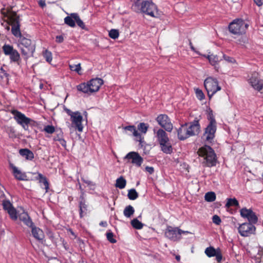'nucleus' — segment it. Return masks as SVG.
Returning <instances> with one entry per match:
<instances>
[{
	"mask_svg": "<svg viewBox=\"0 0 263 263\" xmlns=\"http://www.w3.org/2000/svg\"><path fill=\"white\" fill-rule=\"evenodd\" d=\"M197 153L199 156L203 158L202 164L203 166L212 167L216 165L217 158L214 149L208 145L200 147Z\"/></svg>",
	"mask_w": 263,
	"mask_h": 263,
	"instance_id": "1",
	"label": "nucleus"
},
{
	"mask_svg": "<svg viewBox=\"0 0 263 263\" xmlns=\"http://www.w3.org/2000/svg\"><path fill=\"white\" fill-rule=\"evenodd\" d=\"M134 3L132 8L135 11L141 12L153 17L157 16V8L152 2H142V0H134Z\"/></svg>",
	"mask_w": 263,
	"mask_h": 263,
	"instance_id": "2",
	"label": "nucleus"
},
{
	"mask_svg": "<svg viewBox=\"0 0 263 263\" xmlns=\"http://www.w3.org/2000/svg\"><path fill=\"white\" fill-rule=\"evenodd\" d=\"M13 115V118L17 123L21 125L25 130H29V126H34L36 125V122L33 119L27 117L25 114L21 111L13 109L11 111Z\"/></svg>",
	"mask_w": 263,
	"mask_h": 263,
	"instance_id": "3",
	"label": "nucleus"
},
{
	"mask_svg": "<svg viewBox=\"0 0 263 263\" xmlns=\"http://www.w3.org/2000/svg\"><path fill=\"white\" fill-rule=\"evenodd\" d=\"M249 24L241 18L234 20L229 25L230 32L235 35H242L246 32Z\"/></svg>",
	"mask_w": 263,
	"mask_h": 263,
	"instance_id": "4",
	"label": "nucleus"
},
{
	"mask_svg": "<svg viewBox=\"0 0 263 263\" xmlns=\"http://www.w3.org/2000/svg\"><path fill=\"white\" fill-rule=\"evenodd\" d=\"M204 86L210 99L215 93L221 90V87L218 85L217 79L211 77L204 80Z\"/></svg>",
	"mask_w": 263,
	"mask_h": 263,
	"instance_id": "5",
	"label": "nucleus"
},
{
	"mask_svg": "<svg viewBox=\"0 0 263 263\" xmlns=\"http://www.w3.org/2000/svg\"><path fill=\"white\" fill-rule=\"evenodd\" d=\"M189 231L181 230L178 228L168 227L165 230V236L172 241H177L181 238L182 234L189 233Z\"/></svg>",
	"mask_w": 263,
	"mask_h": 263,
	"instance_id": "6",
	"label": "nucleus"
},
{
	"mask_svg": "<svg viewBox=\"0 0 263 263\" xmlns=\"http://www.w3.org/2000/svg\"><path fill=\"white\" fill-rule=\"evenodd\" d=\"M217 130V124H208L204 128L202 138L205 142L212 143L215 137Z\"/></svg>",
	"mask_w": 263,
	"mask_h": 263,
	"instance_id": "7",
	"label": "nucleus"
},
{
	"mask_svg": "<svg viewBox=\"0 0 263 263\" xmlns=\"http://www.w3.org/2000/svg\"><path fill=\"white\" fill-rule=\"evenodd\" d=\"M238 230L241 236L248 237L255 233L256 228L250 223L244 222L239 226Z\"/></svg>",
	"mask_w": 263,
	"mask_h": 263,
	"instance_id": "8",
	"label": "nucleus"
},
{
	"mask_svg": "<svg viewBox=\"0 0 263 263\" xmlns=\"http://www.w3.org/2000/svg\"><path fill=\"white\" fill-rule=\"evenodd\" d=\"M83 119V116L79 111H74V114L71 115L70 117L73 126L80 132H82L83 129V126L82 123Z\"/></svg>",
	"mask_w": 263,
	"mask_h": 263,
	"instance_id": "9",
	"label": "nucleus"
},
{
	"mask_svg": "<svg viewBox=\"0 0 263 263\" xmlns=\"http://www.w3.org/2000/svg\"><path fill=\"white\" fill-rule=\"evenodd\" d=\"M124 159L131 160V163L135 164L137 167H140L143 161V158L138 152H130L127 153L124 157Z\"/></svg>",
	"mask_w": 263,
	"mask_h": 263,
	"instance_id": "10",
	"label": "nucleus"
},
{
	"mask_svg": "<svg viewBox=\"0 0 263 263\" xmlns=\"http://www.w3.org/2000/svg\"><path fill=\"white\" fill-rule=\"evenodd\" d=\"M199 121L200 119L196 117L193 121L188 123L189 126L187 127V132L191 137L197 135L200 133L201 126Z\"/></svg>",
	"mask_w": 263,
	"mask_h": 263,
	"instance_id": "11",
	"label": "nucleus"
},
{
	"mask_svg": "<svg viewBox=\"0 0 263 263\" xmlns=\"http://www.w3.org/2000/svg\"><path fill=\"white\" fill-rule=\"evenodd\" d=\"M257 73H254L249 79V83L255 90L260 91L263 89V80L259 79Z\"/></svg>",
	"mask_w": 263,
	"mask_h": 263,
	"instance_id": "12",
	"label": "nucleus"
},
{
	"mask_svg": "<svg viewBox=\"0 0 263 263\" xmlns=\"http://www.w3.org/2000/svg\"><path fill=\"white\" fill-rule=\"evenodd\" d=\"M123 129L124 131V133L136 137V140L139 141L140 143L143 142V138L142 137L141 134L138 132V130L136 129V127L134 125H127L123 127Z\"/></svg>",
	"mask_w": 263,
	"mask_h": 263,
	"instance_id": "13",
	"label": "nucleus"
},
{
	"mask_svg": "<svg viewBox=\"0 0 263 263\" xmlns=\"http://www.w3.org/2000/svg\"><path fill=\"white\" fill-rule=\"evenodd\" d=\"M153 130L155 138L160 145L161 151L164 153V130L156 126Z\"/></svg>",
	"mask_w": 263,
	"mask_h": 263,
	"instance_id": "14",
	"label": "nucleus"
},
{
	"mask_svg": "<svg viewBox=\"0 0 263 263\" xmlns=\"http://www.w3.org/2000/svg\"><path fill=\"white\" fill-rule=\"evenodd\" d=\"M187 125L188 123H185L184 124L181 125L178 129H176L178 137L179 140H184L191 137L189 133L187 132Z\"/></svg>",
	"mask_w": 263,
	"mask_h": 263,
	"instance_id": "15",
	"label": "nucleus"
},
{
	"mask_svg": "<svg viewBox=\"0 0 263 263\" xmlns=\"http://www.w3.org/2000/svg\"><path fill=\"white\" fill-rule=\"evenodd\" d=\"M88 82L92 93L98 91L101 86L104 83L103 80L99 78H92Z\"/></svg>",
	"mask_w": 263,
	"mask_h": 263,
	"instance_id": "16",
	"label": "nucleus"
},
{
	"mask_svg": "<svg viewBox=\"0 0 263 263\" xmlns=\"http://www.w3.org/2000/svg\"><path fill=\"white\" fill-rule=\"evenodd\" d=\"M35 179L39 180L41 187L45 190L46 193L48 192L49 183L47 178L41 173H37V176L35 177Z\"/></svg>",
	"mask_w": 263,
	"mask_h": 263,
	"instance_id": "17",
	"label": "nucleus"
},
{
	"mask_svg": "<svg viewBox=\"0 0 263 263\" xmlns=\"http://www.w3.org/2000/svg\"><path fill=\"white\" fill-rule=\"evenodd\" d=\"M10 167L13 170V174L14 177L18 180H26L27 176L25 173H22L18 168L12 163H10Z\"/></svg>",
	"mask_w": 263,
	"mask_h": 263,
	"instance_id": "18",
	"label": "nucleus"
},
{
	"mask_svg": "<svg viewBox=\"0 0 263 263\" xmlns=\"http://www.w3.org/2000/svg\"><path fill=\"white\" fill-rule=\"evenodd\" d=\"M31 233L33 237L40 242L42 241L44 238L43 230L35 226L31 228Z\"/></svg>",
	"mask_w": 263,
	"mask_h": 263,
	"instance_id": "19",
	"label": "nucleus"
},
{
	"mask_svg": "<svg viewBox=\"0 0 263 263\" xmlns=\"http://www.w3.org/2000/svg\"><path fill=\"white\" fill-rule=\"evenodd\" d=\"M77 89L78 91H81L84 93L90 95L92 93L91 88L90 87L88 82L81 83L77 86Z\"/></svg>",
	"mask_w": 263,
	"mask_h": 263,
	"instance_id": "20",
	"label": "nucleus"
},
{
	"mask_svg": "<svg viewBox=\"0 0 263 263\" xmlns=\"http://www.w3.org/2000/svg\"><path fill=\"white\" fill-rule=\"evenodd\" d=\"M18 47L20 49H24V48H29L31 49L34 48V45L31 46V41L30 39L25 37L21 38L18 44Z\"/></svg>",
	"mask_w": 263,
	"mask_h": 263,
	"instance_id": "21",
	"label": "nucleus"
},
{
	"mask_svg": "<svg viewBox=\"0 0 263 263\" xmlns=\"http://www.w3.org/2000/svg\"><path fill=\"white\" fill-rule=\"evenodd\" d=\"M19 154L28 160H32L34 157L33 152L26 148L20 149L19 150Z\"/></svg>",
	"mask_w": 263,
	"mask_h": 263,
	"instance_id": "22",
	"label": "nucleus"
},
{
	"mask_svg": "<svg viewBox=\"0 0 263 263\" xmlns=\"http://www.w3.org/2000/svg\"><path fill=\"white\" fill-rule=\"evenodd\" d=\"M5 55H9L11 62H17L20 59L17 50H3Z\"/></svg>",
	"mask_w": 263,
	"mask_h": 263,
	"instance_id": "23",
	"label": "nucleus"
},
{
	"mask_svg": "<svg viewBox=\"0 0 263 263\" xmlns=\"http://www.w3.org/2000/svg\"><path fill=\"white\" fill-rule=\"evenodd\" d=\"M20 219L25 225L30 228H32L35 226L30 217L27 214H26L24 215L21 216Z\"/></svg>",
	"mask_w": 263,
	"mask_h": 263,
	"instance_id": "24",
	"label": "nucleus"
},
{
	"mask_svg": "<svg viewBox=\"0 0 263 263\" xmlns=\"http://www.w3.org/2000/svg\"><path fill=\"white\" fill-rule=\"evenodd\" d=\"M126 184V179L122 176H121L117 179L115 186L120 189H123L125 187Z\"/></svg>",
	"mask_w": 263,
	"mask_h": 263,
	"instance_id": "25",
	"label": "nucleus"
},
{
	"mask_svg": "<svg viewBox=\"0 0 263 263\" xmlns=\"http://www.w3.org/2000/svg\"><path fill=\"white\" fill-rule=\"evenodd\" d=\"M231 206L239 207V203L236 198H227L225 207L229 208Z\"/></svg>",
	"mask_w": 263,
	"mask_h": 263,
	"instance_id": "26",
	"label": "nucleus"
},
{
	"mask_svg": "<svg viewBox=\"0 0 263 263\" xmlns=\"http://www.w3.org/2000/svg\"><path fill=\"white\" fill-rule=\"evenodd\" d=\"M81 200L79 201V214L80 217H83V213L87 210V205L85 203V200L83 197L81 196Z\"/></svg>",
	"mask_w": 263,
	"mask_h": 263,
	"instance_id": "27",
	"label": "nucleus"
},
{
	"mask_svg": "<svg viewBox=\"0 0 263 263\" xmlns=\"http://www.w3.org/2000/svg\"><path fill=\"white\" fill-rule=\"evenodd\" d=\"M135 209L133 206L128 205L126 206L124 211L123 214L127 218H130L134 213Z\"/></svg>",
	"mask_w": 263,
	"mask_h": 263,
	"instance_id": "28",
	"label": "nucleus"
},
{
	"mask_svg": "<svg viewBox=\"0 0 263 263\" xmlns=\"http://www.w3.org/2000/svg\"><path fill=\"white\" fill-rule=\"evenodd\" d=\"M9 74L7 72V67L5 65L0 68V78L2 79H6V81L9 80Z\"/></svg>",
	"mask_w": 263,
	"mask_h": 263,
	"instance_id": "29",
	"label": "nucleus"
},
{
	"mask_svg": "<svg viewBox=\"0 0 263 263\" xmlns=\"http://www.w3.org/2000/svg\"><path fill=\"white\" fill-rule=\"evenodd\" d=\"M132 226L137 230H140L142 229L144 224L141 221H140L137 218H134L130 221Z\"/></svg>",
	"mask_w": 263,
	"mask_h": 263,
	"instance_id": "30",
	"label": "nucleus"
},
{
	"mask_svg": "<svg viewBox=\"0 0 263 263\" xmlns=\"http://www.w3.org/2000/svg\"><path fill=\"white\" fill-rule=\"evenodd\" d=\"M217 251L218 249H215L213 247L210 246L205 249L204 252L209 257H212L215 256Z\"/></svg>",
	"mask_w": 263,
	"mask_h": 263,
	"instance_id": "31",
	"label": "nucleus"
},
{
	"mask_svg": "<svg viewBox=\"0 0 263 263\" xmlns=\"http://www.w3.org/2000/svg\"><path fill=\"white\" fill-rule=\"evenodd\" d=\"M247 219L249 221L248 223H250L254 226L257 223L258 221V217L253 211L251 212V213L250 214L248 217H247Z\"/></svg>",
	"mask_w": 263,
	"mask_h": 263,
	"instance_id": "32",
	"label": "nucleus"
},
{
	"mask_svg": "<svg viewBox=\"0 0 263 263\" xmlns=\"http://www.w3.org/2000/svg\"><path fill=\"white\" fill-rule=\"evenodd\" d=\"M127 197L130 200H134L138 197V193L135 189L133 188L128 190Z\"/></svg>",
	"mask_w": 263,
	"mask_h": 263,
	"instance_id": "33",
	"label": "nucleus"
},
{
	"mask_svg": "<svg viewBox=\"0 0 263 263\" xmlns=\"http://www.w3.org/2000/svg\"><path fill=\"white\" fill-rule=\"evenodd\" d=\"M72 15L73 13H71L70 16H66L64 18V22L68 26L71 27H74L76 26V21L74 20L73 17H72Z\"/></svg>",
	"mask_w": 263,
	"mask_h": 263,
	"instance_id": "34",
	"label": "nucleus"
},
{
	"mask_svg": "<svg viewBox=\"0 0 263 263\" xmlns=\"http://www.w3.org/2000/svg\"><path fill=\"white\" fill-rule=\"evenodd\" d=\"M208 60H209L210 63L212 65H215L220 60H221V59L217 55H214V54L208 55Z\"/></svg>",
	"mask_w": 263,
	"mask_h": 263,
	"instance_id": "35",
	"label": "nucleus"
},
{
	"mask_svg": "<svg viewBox=\"0 0 263 263\" xmlns=\"http://www.w3.org/2000/svg\"><path fill=\"white\" fill-rule=\"evenodd\" d=\"M204 198L208 202H213L216 199V194L213 192H209L205 194Z\"/></svg>",
	"mask_w": 263,
	"mask_h": 263,
	"instance_id": "36",
	"label": "nucleus"
},
{
	"mask_svg": "<svg viewBox=\"0 0 263 263\" xmlns=\"http://www.w3.org/2000/svg\"><path fill=\"white\" fill-rule=\"evenodd\" d=\"M74 20L77 23V25L81 27L82 29L85 28V25L83 21L80 19L79 15L76 13H73L72 15Z\"/></svg>",
	"mask_w": 263,
	"mask_h": 263,
	"instance_id": "37",
	"label": "nucleus"
},
{
	"mask_svg": "<svg viewBox=\"0 0 263 263\" xmlns=\"http://www.w3.org/2000/svg\"><path fill=\"white\" fill-rule=\"evenodd\" d=\"M11 31L12 34L16 37H20L21 36V32L20 30V27L18 23L16 22V25H14L12 27Z\"/></svg>",
	"mask_w": 263,
	"mask_h": 263,
	"instance_id": "38",
	"label": "nucleus"
},
{
	"mask_svg": "<svg viewBox=\"0 0 263 263\" xmlns=\"http://www.w3.org/2000/svg\"><path fill=\"white\" fill-rule=\"evenodd\" d=\"M207 119L209 122L208 124H217L213 111L210 108L208 111Z\"/></svg>",
	"mask_w": 263,
	"mask_h": 263,
	"instance_id": "39",
	"label": "nucleus"
},
{
	"mask_svg": "<svg viewBox=\"0 0 263 263\" xmlns=\"http://www.w3.org/2000/svg\"><path fill=\"white\" fill-rule=\"evenodd\" d=\"M252 211L251 209H248L246 208H243L240 210V214L242 217L247 218Z\"/></svg>",
	"mask_w": 263,
	"mask_h": 263,
	"instance_id": "40",
	"label": "nucleus"
},
{
	"mask_svg": "<svg viewBox=\"0 0 263 263\" xmlns=\"http://www.w3.org/2000/svg\"><path fill=\"white\" fill-rule=\"evenodd\" d=\"M106 235L107 240L110 243H115L117 242L116 239L114 238V234L110 230L107 231Z\"/></svg>",
	"mask_w": 263,
	"mask_h": 263,
	"instance_id": "41",
	"label": "nucleus"
},
{
	"mask_svg": "<svg viewBox=\"0 0 263 263\" xmlns=\"http://www.w3.org/2000/svg\"><path fill=\"white\" fill-rule=\"evenodd\" d=\"M43 55L48 63H50L52 61V55L49 50H43Z\"/></svg>",
	"mask_w": 263,
	"mask_h": 263,
	"instance_id": "42",
	"label": "nucleus"
},
{
	"mask_svg": "<svg viewBox=\"0 0 263 263\" xmlns=\"http://www.w3.org/2000/svg\"><path fill=\"white\" fill-rule=\"evenodd\" d=\"M148 128V125L144 122L140 123L138 125V129L144 134H145L147 132Z\"/></svg>",
	"mask_w": 263,
	"mask_h": 263,
	"instance_id": "43",
	"label": "nucleus"
},
{
	"mask_svg": "<svg viewBox=\"0 0 263 263\" xmlns=\"http://www.w3.org/2000/svg\"><path fill=\"white\" fill-rule=\"evenodd\" d=\"M69 68L71 70L76 71L79 74H81L80 71L81 70V64L78 63L76 65L69 64Z\"/></svg>",
	"mask_w": 263,
	"mask_h": 263,
	"instance_id": "44",
	"label": "nucleus"
},
{
	"mask_svg": "<svg viewBox=\"0 0 263 263\" xmlns=\"http://www.w3.org/2000/svg\"><path fill=\"white\" fill-rule=\"evenodd\" d=\"M173 124L171 123L170 119L165 115V131L170 132L173 129Z\"/></svg>",
	"mask_w": 263,
	"mask_h": 263,
	"instance_id": "45",
	"label": "nucleus"
},
{
	"mask_svg": "<svg viewBox=\"0 0 263 263\" xmlns=\"http://www.w3.org/2000/svg\"><path fill=\"white\" fill-rule=\"evenodd\" d=\"M12 219L16 220L17 218L16 210L13 207L7 211Z\"/></svg>",
	"mask_w": 263,
	"mask_h": 263,
	"instance_id": "46",
	"label": "nucleus"
},
{
	"mask_svg": "<svg viewBox=\"0 0 263 263\" xmlns=\"http://www.w3.org/2000/svg\"><path fill=\"white\" fill-rule=\"evenodd\" d=\"M168 141V138L165 135V154H171L173 153V148L171 145H170L167 141Z\"/></svg>",
	"mask_w": 263,
	"mask_h": 263,
	"instance_id": "47",
	"label": "nucleus"
},
{
	"mask_svg": "<svg viewBox=\"0 0 263 263\" xmlns=\"http://www.w3.org/2000/svg\"><path fill=\"white\" fill-rule=\"evenodd\" d=\"M3 209L8 211L9 209L13 208L12 204L10 202L9 200H5L3 202Z\"/></svg>",
	"mask_w": 263,
	"mask_h": 263,
	"instance_id": "48",
	"label": "nucleus"
},
{
	"mask_svg": "<svg viewBox=\"0 0 263 263\" xmlns=\"http://www.w3.org/2000/svg\"><path fill=\"white\" fill-rule=\"evenodd\" d=\"M156 121L158 124L160 125L162 128H164V115L161 114L158 116L156 118Z\"/></svg>",
	"mask_w": 263,
	"mask_h": 263,
	"instance_id": "49",
	"label": "nucleus"
},
{
	"mask_svg": "<svg viewBox=\"0 0 263 263\" xmlns=\"http://www.w3.org/2000/svg\"><path fill=\"white\" fill-rule=\"evenodd\" d=\"M195 93L197 98L200 101L203 100L205 98V96L203 92L201 89L199 88L196 89Z\"/></svg>",
	"mask_w": 263,
	"mask_h": 263,
	"instance_id": "50",
	"label": "nucleus"
},
{
	"mask_svg": "<svg viewBox=\"0 0 263 263\" xmlns=\"http://www.w3.org/2000/svg\"><path fill=\"white\" fill-rule=\"evenodd\" d=\"M44 130L48 134H53L55 131L54 127L52 125H47L44 126Z\"/></svg>",
	"mask_w": 263,
	"mask_h": 263,
	"instance_id": "51",
	"label": "nucleus"
},
{
	"mask_svg": "<svg viewBox=\"0 0 263 263\" xmlns=\"http://www.w3.org/2000/svg\"><path fill=\"white\" fill-rule=\"evenodd\" d=\"M109 36L114 39H116L119 36V32L117 30L111 29L109 32Z\"/></svg>",
	"mask_w": 263,
	"mask_h": 263,
	"instance_id": "52",
	"label": "nucleus"
},
{
	"mask_svg": "<svg viewBox=\"0 0 263 263\" xmlns=\"http://www.w3.org/2000/svg\"><path fill=\"white\" fill-rule=\"evenodd\" d=\"M239 44L243 46L244 47L248 48V46L247 45L249 44L248 39L246 36L242 37L241 39L239 40Z\"/></svg>",
	"mask_w": 263,
	"mask_h": 263,
	"instance_id": "53",
	"label": "nucleus"
},
{
	"mask_svg": "<svg viewBox=\"0 0 263 263\" xmlns=\"http://www.w3.org/2000/svg\"><path fill=\"white\" fill-rule=\"evenodd\" d=\"M215 257H216V260L218 262L220 263L221 262L222 256L220 250L219 248H218V251L215 254Z\"/></svg>",
	"mask_w": 263,
	"mask_h": 263,
	"instance_id": "54",
	"label": "nucleus"
},
{
	"mask_svg": "<svg viewBox=\"0 0 263 263\" xmlns=\"http://www.w3.org/2000/svg\"><path fill=\"white\" fill-rule=\"evenodd\" d=\"M213 222L217 225L220 224L221 222V219L219 216L217 215H214L212 217Z\"/></svg>",
	"mask_w": 263,
	"mask_h": 263,
	"instance_id": "55",
	"label": "nucleus"
},
{
	"mask_svg": "<svg viewBox=\"0 0 263 263\" xmlns=\"http://www.w3.org/2000/svg\"><path fill=\"white\" fill-rule=\"evenodd\" d=\"M223 58L224 59V60H226V61H227L229 63H234L236 62L235 60L233 57L227 56V55L223 54Z\"/></svg>",
	"mask_w": 263,
	"mask_h": 263,
	"instance_id": "56",
	"label": "nucleus"
},
{
	"mask_svg": "<svg viewBox=\"0 0 263 263\" xmlns=\"http://www.w3.org/2000/svg\"><path fill=\"white\" fill-rule=\"evenodd\" d=\"M9 136L10 138H16L15 130L13 127H10L8 132Z\"/></svg>",
	"mask_w": 263,
	"mask_h": 263,
	"instance_id": "57",
	"label": "nucleus"
},
{
	"mask_svg": "<svg viewBox=\"0 0 263 263\" xmlns=\"http://www.w3.org/2000/svg\"><path fill=\"white\" fill-rule=\"evenodd\" d=\"M54 140L59 141L62 146H66V141L63 138H54Z\"/></svg>",
	"mask_w": 263,
	"mask_h": 263,
	"instance_id": "58",
	"label": "nucleus"
},
{
	"mask_svg": "<svg viewBox=\"0 0 263 263\" xmlns=\"http://www.w3.org/2000/svg\"><path fill=\"white\" fill-rule=\"evenodd\" d=\"M56 133H57V136L55 137L54 138H62V136H63V133L62 132V130L60 129L59 130H56Z\"/></svg>",
	"mask_w": 263,
	"mask_h": 263,
	"instance_id": "59",
	"label": "nucleus"
},
{
	"mask_svg": "<svg viewBox=\"0 0 263 263\" xmlns=\"http://www.w3.org/2000/svg\"><path fill=\"white\" fill-rule=\"evenodd\" d=\"M145 170L146 172H148L151 174H152L154 172V169L152 166H146Z\"/></svg>",
	"mask_w": 263,
	"mask_h": 263,
	"instance_id": "60",
	"label": "nucleus"
},
{
	"mask_svg": "<svg viewBox=\"0 0 263 263\" xmlns=\"http://www.w3.org/2000/svg\"><path fill=\"white\" fill-rule=\"evenodd\" d=\"M64 110L66 111V112L68 114V116H69L70 117H71V115H73L74 114V111H72L70 109L65 108L64 109Z\"/></svg>",
	"mask_w": 263,
	"mask_h": 263,
	"instance_id": "61",
	"label": "nucleus"
},
{
	"mask_svg": "<svg viewBox=\"0 0 263 263\" xmlns=\"http://www.w3.org/2000/svg\"><path fill=\"white\" fill-rule=\"evenodd\" d=\"M56 41L57 42L61 43L63 41V37L62 35L57 36Z\"/></svg>",
	"mask_w": 263,
	"mask_h": 263,
	"instance_id": "62",
	"label": "nucleus"
},
{
	"mask_svg": "<svg viewBox=\"0 0 263 263\" xmlns=\"http://www.w3.org/2000/svg\"><path fill=\"white\" fill-rule=\"evenodd\" d=\"M254 2L258 6H261L262 5V2L261 0H253Z\"/></svg>",
	"mask_w": 263,
	"mask_h": 263,
	"instance_id": "63",
	"label": "nucleus"
},
{
	"mask_svg": "<svg viewBox=\"0 0 263 263\" xmlns=\"http://www.w3.org/2000/svg\"><path fill=\"white\" fill-rule=\"evenodd\" d=\"M99 225L103 227H106L107 226V223L106 221H102L100 222Z\"/></svg>",
	"mask_w": 263,
	"mask_h": 263,
	"instance_id": "64",
	"label": "nucleus"
}]
</instances>
